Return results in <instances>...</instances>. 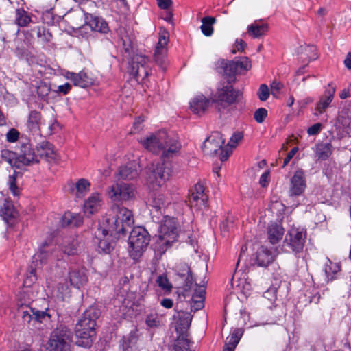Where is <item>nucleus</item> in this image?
I'll list each match as a JSON object with an SVG mask.
<instances>
[{
	"label": "nucleus",
	"instance_id": "nucleus-27",
	"mask_svg": "<svg viewBox=\"0 0 351 351\" xmlns=\"http://www.w3.org/2000/svg\"><path fill=\"white\" fill-rule=\"evenodd\" d=\"M101 206V197L99 193L93 194L85 202L84 205V213L89 217L97 212Z\"/></svg>",
	"mask_w": 351,
	"mask_h": 351
},
{
	"label": "nucleus",
	"instance_id": "nucleus-54",
	"mask_svg": "<svg viewBox=\"0 0 351 351\" xmlns=\"http://www.w3.org/2000/svg\"><path fill=\"white\" fill-rule=\"evenodd\" d=\"M257 94L261 101H266L269 96V90L268 86L265 84H261L258 88Z\"/></svg>",
	"mask_w": 351,
	"mask_h": 351
},
{
	"label": "nucleus",
	"instance_id": "nucleus-55",
	"mask_svg": "<svg viewBox=\"0 0 351 351\" xmlns=\"http://www.w3.org/2000/svg\"><path fill=\"white\" fill-rule=\"evenodd\" d=\"M267 116V110L264 108H260L255 111L254 118L257 123H261L264 121Z\"/></svg>",
	"mask_w": 351,
	"mask_h": 351
},
{
	"label": "nucleus",
	"instance_id": "nucleus-1",
	"mask_svg": "<svg viewBox=\"0 0 351 351\" xmlns=\"http://www.w3.org/2000/svg\"><path fill=\"white\" fill-rule=\"evenodd\" d=\"M145 149L156 154H160L162 162L152 163L149 167L147 184L152 190L161 187L171 174V165L167 161L178 156L181 143L173 132L160 130L145 138L141 139Z\"/></svg>",
	"mask_w": 351,
	"mask_h": 351
},
{
	"label": "nucleus",
	"instance_id": "nucleus-41",
	"mask_svg": "<svg viewBox=\"0 0 351 351\" xmlns=\"http://www.w3.org/2000/svg\"><path fill=\"white\" fill-rule=\"evenodd\" d=\"M216 20L212 16H205L202 19V25L200 27L202 32L206 36H210L213 33V25Z\"/></svg>",
	"mask_w": 351,
	"mask_h": 351
},
{
	"label": "nucleus",
	"instance_id": "nucleus-49",
	"mask_svg": "<svg viewBox=\"0 0 351 351\" xmlns=\"http://www.w3.org/2000/svg\"><path fill=\"white\" fill-rule=\"evenodd\" d=\"M36 89L38 97L45 100L47 97L51 88L48 84L43 82H40L36 86Z\"/></svg>",
	"mask_w": 351,
	"mask_h": 351
},
{
	"label": "nucleus",
	"instance_id": "nucleus-56",
	"mask_svg": "<svg viewBox=\"0 0 351 351\" xmlns=\"http://www.w3.org/2000/svg\"><path fill=\"white\" fill-rule=\"evenodd\" d=\"M243 138V134L241 132H237L233 134L232 137L230 138V141L228 143V146L231 148H234L237 145V143L241 141Z\"/></svg>",
	"mask_w": 351,
	"mask_h": 351
},
{
	"label": "nucleus",
	"instance_id": "nucleus-35",
	"mask_svg": "<svg viewBox=\"0 0 351 351\" xmlns=\"http://www.w3.org/2000/svg\"><path fill=\"white\" fill-rule=\"evenodd\" d=\"M19 299L21 300L19 311L22 313V318L24 322L29 323L34 318L32 312L30 311V309H34V308L29 306L30 301L33 300L25 297L19 298Z\"/></svg>",
	"mask_w": 351,
	"mask_h": 351
},
{
	"label": "nucleus",
	"instance_id": "nucleus-60",
	"mask_svg": "<svg viewBox=\"0 0 351 351\" xmlns=\"http://www.w3.org/2000/svg\"><path fill=\"white\" fill-rule=\"evenodd\" d=\"M98 246L105 253H110L113 248L112 244L104 239H100Z\"/></svg>",
	"mask_w": 351,
	"mask_h": 351
},
{
	"label": "nucleus",
	"instance_id": "nucleus-6",
	"mask_svg": "<svg viewBox=\"0 0 351 351\" xmlns=\"http://www.w3.org/2000/svg\"><path fill=\"white\" fill-rule=\"evenodd\" d=\"M16 152V157H15L14 164L18 169L39 162L38 156L35 154L27 138L23 139V137L20 138Z\"/></svg>",
	"mask_w": 351,
	"mask_h": 351
},
{
	"label": "nucleus",
	"instance_id": "nucleus-5",
	"mask_svg": "<svg viewBox=\"0 0 351 351\" xmlns=\"http://www.w3.org/2000/svg\"><path fill=\"white\" fill-rule=\"evenodd\" d=\"M72 331L65 325L60 324L51 332L48 345L49 351H71Z\"/></svg>",
	"mask_w": 351,
	"mask_h": 351
},
{
	"label": "nucleus",
	"instance_id": "nucleus-10",
	"mask_svg": "<svg viewBox=\"0 0 351 351\" xmlns=\"http://www.w3.org/2000/svg\"><path fill=\"white\" fill-rule=\"evenodd\" d=\"M136 190L133 185L117 182L110 187L108 195L114 202H125L134 198Z\"/></svg>",
	"mask_w": 351,
	"mask_h": 351
},
{
	"label": "nucleus",
	"instance_id": "nucleus-42",
	"mask_svg": "<svg viewBox=\"0 0 351 351\" xmlns=\"http://www.w3.org/2000/svg\"><path fill=\"white\" fill-rule=\"evenodd\" d=\"M21 175L19 172L14 171L12 175H10L8 179L9 189L14 196H18L20 193V188L17 184V179L21 177Z\"/></svg>",
	"mask_w": 351,
	"mask_h": 351
},
{
	"label": "nucleus",
	"instance_id": "nucleus-23",
	"mask_svg": "<svg viewBox=\"0 0 351 351\" xmlns=\"http://www.w3.org/2000/svg\"><path fill=\"white\" fill-rule=\"evenodd\" d=\"M79 243L76 238L73 237H66L62 240L60 245V249L62 252L68 256H73L77 254Z\"/></svg>",
	"mask_w": 351,
	"mask_h": 351
},
{
	"label": "nucleus",
	"instance_id": "nucleus-36",
	"mask_svg": "<svg viewBox=\"0 0 351 351\" xmlns=\"http://www.w3.org/2000/svg\"><path fill=\"white\" fill-rule=\"evenodd\" d=\"M90 183L85 179H80L74 185L71 184L69 190L71 192L75 191V195L77 197H82L86 193L89 191Z\"/></svg>",
	"mask_w": 351,
	"mask_h": 351
},
{
	"label": "nucleus",
	"instance_id": "nucleus-19",
	"mask_svg": "<svg viewBox=\"0 0 351 351\" xmlns=\"http://www.w3.org/2000/svg\"><path fill=\"white\" fill-rule=\"evenodd\" d=\"M86 23L91 28L93 31L106 33L108 31L107 23L102 19L92 14H85Z\"/></svg>",
	"mask_w": 351,
	"mask_h": 351
},
{
	"label": "nucleus",
	"instance_id": "nucleus-52",
	"mask_svg": "<svg viewBox=\"0 0 351 351\" xmlns=\"http://www.w3.org/2000/svg\"><path fill=\"white\" fill-rule=\"evenodd\" d=\"M145 323L149 328L158 327L160 325V319L156 313H151L147 315Z\"/></svg>",
	"mask_w": 351,
	"mask_h": 351
},
{
	"label": "nucleus",
	"instance_id": "nucleus-2",
	"mask_svg": "<svg viewBox=\"0 0 351 351\" xmlns=\"http://www.w3.org/2000/svg\"><path fill=\"white\" fill-rule=\"evenodd\" d=\"M252 67L250 59L243 56L235 58L231 61L222 59L216 62L215 70L218 73L222 74L225 77H228L230 82L235 81L236 75L241 71H247Z\"/></svg>",
	"mask_w": 351,
	"mask_h": 351
},
{
	"label": "nucleus",
	"instance_id": "nucleus-51",
	"mask_svg": "<svg viewBox=\"0 0 351 351\" xmlns=\"http://www.w3.org/2000/svg\"><path fill=\"white\" fill-rule=\"evenodd\" d=\"M36 34L40 41L44 43L50 41L52 38L51 34L44 27H37Z\"/></svg>",
	"mask_w": 351,
	"mask_h": 351
},
{
	"label": "nucleus",
	"instance_id": "nucleus-47",
	"mask_svg": "<svg viewBox=\"0 0 351 351\" xmlns=\"http://www.w3.org/2000/svg\"><path fill=\"white\" fill-rule=\"evenodd\" d=\"M156 283L165 292H170L172 289V285L169 282L167 276L165 274L159 275L156 279Z\"/></svg>",
	"mask_w": 351,
	"mask_h": 351
},
{
	"label": "nucleus",
	"instance_id": "nucleus-44",
	"mask_svg": "<svg viewBox=\"0 0 351 351\" xmlns=\"http://www.w3.org/2000/svg\"><path fill=\"white\" fill-rule=\"evenodd\" d=\"M350 118L347 110L341 111L337 119L335 126L339 129L347 128L350 124Z\"/></svg>",
	"mask_w": 351,
	"mask_h": 351
},
{
	"label": "nucleus",
	"instance_id": "nucleus-61",
	"mask_svg": "<svg viewBox=\"0 0 351 351\" xmlns=\"http://www.w3.org/2000/svg\"><path fill=\"white\" fill-rule=\"evenodd\" d=\"M322 128V125L320 123L313 124L307 130L309 135H316L319 134Z\"/></svg>",
	"mask_w": 351,
	"mask_h": 351
},
{
	"label": "nucleus",
	"instance_id": "nucleus-15",
	"mask_svg": "<svg viewBox=\"0 0 351 351\" xmlns=\"http://www.w3.org/2000/svg\"><path fill=\"white\" fill-rule=\"evenodd\" d=\"M64 77L71 81L74 86L81 88H87L94 83L93 77L84 71L76 73L67 71L64 74Z\"/></svg>",
	"mask_w": 351,
	"mask_h": 351
},
{
	"label": "nucleus",
	"instance_id": "nucleus-64",
	"mask_svg": "<svg viewBox=\"0 0 351 351\" xmlns=\"http://www.w3.org/2000/svg\"><path fill=\"white\" fill-rule=\"evenodd\" d=\"M57 289L58 291L61 295L62 300H64V298L69 293V287L66 285L60 283L58 284Z\"/></svg>",
	"mask_w": 351,
	"mask_h": 351
},
{
	"label": "nucleus",
	"instance_id": "nucleus-46",
	"mask_svg": "<svg viewBox=\"0 0 351 351\" xmlns=\"http://www.w3.org/2000/svg\"><path fill=\"white\" fill-rule=\"evenodd\" d=\"M242 335H243V331L241 330V329H239V328L234 329L232 331V332L230 334V336L227 337L226 344H227L228 346H231L234 348H236Z\"/></svg>",
	"mask_w": 351,
	"mask_h": 351
},
{
	"label": "nucleus",
	"instance_id": "nucleus-48",
	"mask_svg": "<svg viewBox=\"0 0 351 351\" xmlns=\"http://www.w3.org/2000/svg\"><path fill=\"white\" fill-rule=\"evenodd\" d=\"M315 51L316 48L314 45L300 46L299 49V51L301 53H304L309 60H313L317 58Z\"/></svg>",
	"mask_w": 351,
	"mask_h": 351
},
{
	"label": "nucleus",
	"instance_id": "nucleus-28",
	"mask_svg": "<svg viewBox=\"0 0 351 351\" xmlns=\"http://www.w3.org/2000/svg\"><path fill=\"white\" fill-rule=\"evenodd\" d=\"M42 124V116L40 112L30 111L27 121V127L31 132L38 134Z\"/></svg>",
	"mask_w": 351,
	"mask_h": 351
},
{
	"label": "nucleus",
	"instance_id": "nucleus-39",
	"mask_svg": "<svg viewBox=\"0 0 351 351\" xmlns=\"http://www.w3.org/2000/svg\"><path fill=\"white\" fill-rule=\"evenodd\" d=\"M268 29L267 25L255 21L247 27L248 34L253 38H258L264 35Z\"/></svg>",
	"mask_w": 351,
	"mask_h": 351
},
{
	"label": "nucleus",
	"instance_id": "nucleus-11",
	"mask_svg": "<svg viewBox=\"0 0 351 351\" xmlns=\"http://www.w3.org/2000/svg\"><path fill=\"white\" fill-rule=\"evenodd\" d=\"M204 191L205 187L200 182L197 183L190 191L186 202L191 208L199 210L207 206L208 196Z\"/></svg>",
	"mask_w": 351,
	"mask_h": 351
},
{
	"label": "nucleus",
	"instance_id": "nucleus-8",
	"mask_svg": "<svg viewBox=\"0 0 351 351\" xmlns=\"http://www.w3.org/2000/svg\"><path fill=\"white\" fill-rule=\"evenodd\" d=\"M148 59L141 54L134 55L130 62V73L138 83H145L149 74Z\"/></svg>",
	"mask_w": 351,
	"mask_h": 351
},
{
	"label": "nucleus",
	"instance_id": "nucleus-18",
	"mask_svg": "<svg viewBox=\"0 0 351 351\" xmlns=\"http://www.w3.org/2000/svg\"><path fill=\"white\" fill-rule=\"evenodd\" d=\"M159 234L169 238L171 241H176L178 234L175 219L165 217L160 226Z\"/></svg>",
	"mask_w": 351,
	"mask_h": 351
},
{
	"label": "nucleus",
	"instance_id": "nucleus-14",
	"mask_svg": "<svg viewBox=\"0 0 351 351\" xmlns=\"http://www.w3.org/2000/svg\"><path fill=\"white\" fill-rule=\"evenodd\" d=\"M224 143L222 134L219 132H215L205 140L202 148L205 154L213 156L221 149Z\"/></svg>",
	"mask_w": 351,
	"mask_h": 351
},
{
	"label": "nucleus",
	"instance_id": "nucleus-40",
	"mask_svg": "<svg viewBox=\"0 0 351 351\" xmlns=\"http://www.w3.org/2000/svg\"><path fill=\"white\" fill-rule=\"evenodd\" d=\"M174 351H191V341L185 334L180 335L174 344Z\"/></svg>",
	"mask_w": 351,
	"mask_h": 351
},
{
	"label": "nucleus",
	"instance_id": "nucleus-62",
	"mask_svg": "<svg viewBox=\"0 0 351 351\" xmlns=\"http://www.w3.org/2000/svg\"><path fill=\"white\" fill-rule=\"evenodd\" d=\"M122 347V351H138V348L135 343L132 342L131 340L128 342L124 341Z\"/></svg>",
	"mask_w": 351,
	"mask_h": 351
},
{
	"label": "nucleus",
	"instance_id": "nucleus-30",
	"mask_svg": "<svg viewBox=\"0 0 351 351\" xmlns=\"http://www.w3.org/2000/svg\"><path fill=\"white\" fill-rule=\"evenodd\" d=\"M267 234L269 242L276 244L282 239L284 234V228L276 223H271L268 226Z\"/></svg>",
	"mask_w": 351,
	"mask_h": 351
},
{
	"label": "nucleus",
	"instance_id": "nucleus-3",
	"mask_svg": "<svg viewBox=\"0 0 351 351\" xmlns=\"http://www.w3.org/2000/svg\"><path fill=\"white\" fill-rule=\"evenodd\" d=\"M112 211L114 213V217L112 219V224L110 225L108 230L105 228L99 230V234L101 232L104 236H106L109 232L111 234L114 232L117 234H124L128 231V228L133 225V215L130 210L125 207L116 206L112 208Z\"/></svg>",
	"mask_w": 351,
	"mask_h": 351
},
{
	"label": "nucleus",
	"instance_id": "nucleus-13",
	"mask_svg": "<svg viewBox=\"0 0 351 351\" xmlns=\"http://www.w3.org/2000/svg\"><path fill=\"white\" fill-rule=\"evenodd\" d=\"M169 43V33L163 30L160 32L158 42L154 52V60L162 70H165V58L167 53V45Z\"/></svg>",
	"mask_w": 351,
	"mask_h": 351
},
{
	"label": "nucleus",
	"instance_id": "nucleus-26",
	"mask_svg": "<svg viewBox=\"0 0 351 351\" xmlns=\"http://www.w3.org/2000/svg\"><path fill=\"white\" fill-rule=\"evenodd\" d=\"M335 92V88L329 84V87L326 90L324 95L319 99V101L317 104L316 110L319 114L323 113L329 106L333 99Z\"/></svg>",
	"mask_w": 351,
	"mask_h": 351
},
{
	"label": "nucleus",
	"instance_id": "nucleus-22",
	"mask_svg": "<svg viewBox=\"0 0 351 351\" xmlns=\"http://www.w3.org/2000/svg\"><path fill=\"white\" fill-rule=\"evenodd\" d=\"M36 269L32 268L31 270L27 274L24 279L23 286L25 287L20 292L19 298H28V299L33 300V293H30L29 287L36 281L37 278L36 275Z\"/></svg>",
	"mask_w": 351,
	"mask_h": 351
},
{
	"label": "nucleus",
	"instance_id": "nucleus-21",
	"mask_svg": "<svg viewBox=\"0 0 351 351\" xmlns=\"http://www.w3.org/2000/svg\"><path fill=\"white\" fill-rule=\"evenodd\" d=\"M51 248L47 244L43 245L39 251L33 256L32 264L35 268H38L52 256Z\"/></svg>",
	"mask_w": 351,
	"mask_h": 351
},
{
	"label": "nucleus",
	"instance_id": "nucleus-16",
	"mask_svg": "<svg viewBox=\"0 0 351 351\" xmlns=\"http://www.w3.org/2000/svg\"><path fill=\"white\" fill-rule=\"evenodd\" d=\"M71 286L77 289L84 287L88 282L86 269L84 267H74L71 269L68 276Z\"/></svg>",
	"mask_w": 351,
	"mask_h": 351
},
{
	"label": "nucleus",
	"instance_id": "nucleus-63",
	"mask_svg": "<svg viewBox=\"0 0 351 351\" xmlns=\"http://www.w3.org/2000/svg\"><path fill=\"white\" fill-rule=\"evenodd\" d=\"M72 86L69 83H65L63 85H60L57 87V90H56L58 93H62L63 95H66L71 90Z\"/></svg>",
	"mask_w": 351,
	"mask_h": 351
},
{
	"label": "nucleus",
	"instance_id": "nucleus-53",
	"mask_svg": "<svg viewBox=\"0 0 351 351\" xmlns=\"http://www.w3.org/2000/svg\"><path fill=\"white\" fill-rule=\"evenodd\" d=\"M2 214L6 218H11L14 216V209L13 205L10 202H5L3 204L1 208Z\"/></svg>",
	"mask_w": 351,
	"mask_h": 351
},
{
	"label": "nucleus",
	"instance_id": "nucleus-59",
	"mask_svg": "<svg viewBox=\"0 0 351 351\" xmlns=\"http://www.w3.org/2000/svg\"><path fill=\"white\" fill-rule=\"evenodd\" d=\"M339 271V267L336 264H331L330 266L326 268L325 271L327 277L330 280L334 278L333 275Z\"/></svg>",
	"mask_w": 351,
	"mask_h": 351
},
{
	"label": "nucleus",
	"instance_id": "nucleus-45",
	"mask_svg": "<svg viewBox=\"0 0 351 351\" xmlns=\"http://www.w3.org/2000/svg\"><path fill=\"white\" fill-rule=\"evenodd\" d=\"M151 198V206L156 208V210H160L165 206L166 199L162 194L153 193Z\"/></svg>",
	"mask_w": 351,
	"mask_h": 351
},
{
	"label": "nucleus",
	"instance_id": "nucleus-20",
	"mask_svg": "<svg viewBox=\"0 0 351 351\" xmlns=\"http://www.w3.org/2000/svg\"><path fill=\"white\" fill-rule=\"evenodd\" d=\"M139 166L136 162H130L126 165L121 167L118 176L123 180H132L138 176Z\"/></svg>",
	"mask_w": 351,
	"mask_h": 351
},
{
	"label": "nucleus",
	"instance_id": "nucleus-31",
	"mask_svg": "<svg viewBox=\"0 0 351 351\" xmlns=\"http://www.w3.org/2000/svg\"><path fill=\"white\" fill-rule=\"evenodd\" d=\"M192 320V315L190 313L181 311L178 313V321L177 322L176 331L180 335L184 334L189 328Z\"/></svg>",
	"mask_w": 351,
	"mask_h": 351
},
{
	"label": "nucleus",
	"instance_id": "nucleus-24",
	"mask_svg": "<svg viewBox=\"0 0 351 351\" xmlns=\"http://www.w3.org/2000/svg\"><path fill=\"white\" fill-rule=\"evenodd\" d=\"M209 103V100L204 95H197L190 102V108L195 114L201 115L208 108Z\"/></svg>",
	"mask_w": 351,
	"mask_h": 351
},
{
	"label": "nucleus",
	"instance_id": "nucleus-33",
	"mask_svg": "<svg viewBox=\"0 0 351 351\" xmlns=\"http://www.w3.org/2000/svg\"><path fill=\"white\" fill-rule=\"evenodd\" d=\"M31 22L30 14L23 8H18L15 10L14 23L19 27H27Z\"/></svg>",
	"mask_w": 351,
	"mask_h": 351
},
{
	"label": "nucleus",
	"instance_id": "nucleus-32",
	"mask_svg": "<svg viewBox=\"0 0 351 351\" xmlns=\"http://www.w3.org/2000/svg\"><path fill=\"white\" fill-rule=\"evenodd\" d=\"M332 145L330 143H319L315 145V152L319 160H326L332 154Z\"/></svg>",
	"mask_w": 351,
	"mask_h": 351
},
{
	"label": "nucleus",
	"instance_id": "nucleus-38",
	"mask_svg": "<svg viewBox=\"0 0 351 351\" xmlns=\"http://www.w3.org/2000/svg\"><path fill=\"white\" fill-rule=\"evenodd\" d=\"M62 223L64 226H79L82 223V217L80 214L67 212L63 215Z\"/></svg>",
	"mask_w": 351,
	"mask_h": 351
},
{
	"label": "nucleus",
	"instance_id": "nucleus-7",
	"mask_svg": "<svg viewBox=\"0 0 351 351\" xmlns=\"http://www.w3.org/2000/svg\"><path fill=\"white\" fill-rule=\"evenodd\" d=\"M306 233L303 229L291 228L285 236L284 241L285 250L295 254L302 252Z\"/></svg>",
	"mask_w": 351,
	"mask_h": 351
},
{
	"label": "nucleus",
	"instance_id": "nucleus-43",
	"mask_svg": "<svg viewBox=\"0 0 351 351\" xmlns=\"http://www.w3.org/2000/svg\"><path fill=\"white\" fill-rule=\"evenodd\" d=\"M182 267H184V272L180 273V274L181 277H185L183 289L184 291H188L191 289L193 285V279L189 266L186 264H183Z\"/></svg>",
	"mask_w": 351,
	"mask_h": 351
},
{
	"label": "nucleus",
	"instance_id": "nucleus-34",
	"mask_svg": "<svg viewBox=\"0 0 351 351\" xmlns=\"http://www.w3.org/2000/svg\"><path fill=\"white\" fill-rule=\"evenodd\" d=\"M274 260V256L269 250L267 248L261 247L256 254L257 264L261 267H266Z\"/></svg>",
	"mask_w": 351,
	"mask_h": 351
},
{
	"label": "nucleus",
	"instance_id": "nucleus-9",
	"mask_svg": "<svg viewBox=\"0 0 351 351\" xmlns=\"http://www.w3.org/2000/svg\"><path fill=\"white\" fill-rule=\"evenodd\" d=\"M226 79V84H221L217 89L216 93V103L218 106L223 108L228 107L229 106L236 103L239 96V91L233 88L232 84L228 81V77Z\"/></svg>",
	"mask_w": 351,
	"mask_h": 351
},
{
	"label": "nucleus",
	"instance_id": "nucleus-58",
	"mask_svg": "<svg viewBox=\"0 0 351 351\" xmlns=\"http://www.w3.org/2000/svg\"><path fill=\"white\" fill-rule=\"evenodd\" d=\"M32 312V315H34V319H35L38 322H42L43 319H45L46 317H49V315L47 314L45 311H40L34 309H30Z\"/></svg>",
	"mask_w": 351,
	"mask_h": 351
},
{
	"label": "nucleus",
	"instance_id": "nucleus-12",
	"mask_svg": "<svg viewBox=\"0 0 351 351\" xmlns=\"http://www.w3.org/2000/svg\"><path fill=\"white\" fill-rule=\"evenodd\" d=\"M100 312L95 307H90L84 311L81 318L75 325V329L95 331L96 319L99 317Z\"/></svg>",
	"mask_w": 351,
	"mask_h": 351
},
{
	"label": "nucleus",
	"instance_id": "nucleus-50",
	"mask_svg": "<svg viewBox=\"0 0 351 351\" xmlns=\"http://www.w3.org/2000/svg\"><path fill=\"white\" fill-rule=\"evenodd\" d=\"M1 156L2 159L9 163L12 167H15V157H16V152H10L8 149L1 151Z\"/></svg>",
	"mask_w": 351,
	"mask_h": 351
},
{
	"label": "nucleus",
	"instance_id": "nucleus-25",
	"mask_svg": "<svg viewBox=\"0 0 351 351\" xmlns=\"http://www.w3.org/2000/svg\"><path fill=\"white\" fill-rule=\"evenodd\" d=\"M75 336L77 338L76 344L83 348H90L93 342V337L95 335V332H90L89 330L82 329H75Z\"/></svg>",
	"mask_w": 351,
	"mask_h": 351
},
{
	"label": "nucleus",
	"instance_id": "nucleus-57",
	"mask_svg": "<svg viewBox=\"0 0 351 351\" xmlns=\"http://www.w3.org/2000/svg\"><path fill=\"white\" fill-rule=\"evenodd\" d=\"M19 138V132L16 129L12 128L6 134V140L8 142H16Z\"/></svg>",
	"mask_w": 351,
	"mask_h": 351
},
{
	"label": "nucleus",
	"instance_id": "nucleus-17",
	"mask_svg": "<svg viewBox=\"0 0 351 351\" xmlns=\"http://www.w3.org/2000/svg\"><path fill=\"white\" fill-rule=\"evenodd\" d=\"M305 189L306 180L304 173L302 169H298L291 179L290 195L299 196L304 193Z\"/></svg>",
	"mask_w": 351,
	"mask_h": 351
},
{
	"label": "nucleus",
	"instance_id": "nucleus-29",
	"mask_svg": "<svg viewBox=\"0 0 351 351\" xmlns=\"http://www.w3.org/2000/svg\"><path fill=\"white\" fill-rule=\"evenodd\" d=\"M37 156L47 160L55 159L56 154L53 146L47 141L41 142L37 147Z\"/></svg>",
	"mask_w": 351,
	"mask_h": 351
},
{
	"label": "nucleus",
	"instance_id": "nucleus-4",
	"mask_svg": "<svg viewBox=\"0 0 351 351\" xmlns=\"http://www.w3.org/2000/svg\"><path fill=\"white\" fill-rule=\"evenodd\" d=\"M128 241L130 255L134 260H137L147 249L150 236L145 228L138 226L131 231Z\"/></svg>",
	"mask_w": 351,
	"mask_h": 351
},
{
	"label": "nucleus",
	"instance_id": "nucleus-37",
	"mask_svg": "<svg viewBox=\"0 0 351 351\" xmlns=\"http://www.w3.org/2000/svg\"><path fill=\"white\" fill-rule=\"evenodd\" d=\"M171 240L169 238L159 234L158 238L154 244V250L160 254H164L171 244L176 241Z\"/></svg>",
	"mask_w": 351,
	"mask_h": 351
}]
</instances>
